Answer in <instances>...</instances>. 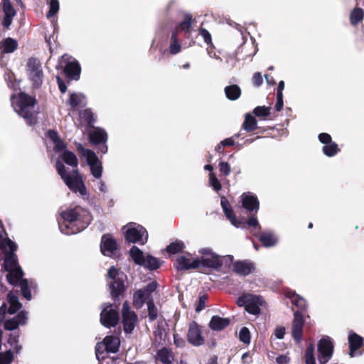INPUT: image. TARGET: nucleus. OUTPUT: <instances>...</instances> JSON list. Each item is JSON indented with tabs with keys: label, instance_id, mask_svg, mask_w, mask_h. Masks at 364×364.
Returning <instances> with one entry per match:
<instances>
[{
	"label": "nucleus",
	"instance_id": "f257e3e1",
	"mask_svg": "<svg viewBox=\"0 0 364 364\" xmlns=\"http://www.w3.org/2000/svg\"><path fill=\"white\" fill-rule=\"evenodd\" d=\"M5 252L4 267L8 272L6 276L9 282L16 284L23 277V271L18 264L16 256L14 252L16 250V245L9 239H4L0 235V249Z\"/></svg>",
	"mask_w": 364,
	"mask_h": 364
},
{
	"label": "nucleus",
	"instance_id": "f03ea898",
	"mask_svg": "<svg viewBox=\"0 0 364 364\" xmlns=\"http://www.w3.org/2000/svg\"><path fill=\"white\" fill-rule=\"evenodd\" d=\"M11 100L16 112L24 118L28 124L33 125L36 122L33 111L35 105L33 98L25 93H19L18 95H12Z\"/></svg>",
	"mask_w": 364,
	"mask_h": 364
},
{
	"label": "nucleus",
	"instance_id": "7ed1b4c3",
	"mask_svg": "<svg viewBox=\"0 0 364 364\" xmlns=\"http://www.w3.org/2000/svg\"><path fill=\"white\" fill-rule=\"evenodd\" d=\"M56 169L68 187L73 192L79 193L81 196L87 194L86 188L83 183L82 176L77 170L70 174H67L65 167L60 161L56 162Z\"/></svg>",
	"mask_w": 364,
	"mask_h": 364
},
{
	"label": "nucleus",
	"instance_id": "20e7f679",
	"mask_svg": "<svg viewBox=\"0 0 364 364\" xmlns=\"http://www.w3.org/2000/svg\"><path fill=\"white\" fill-rule=\"evenodd\" d=\"M129 255L135 264L143 266L149 269H156L161 266V262L158 259L149 254L144 253L136 246H133L131 248Z\"/></svg>",
	"mask_w": 364,
	"mask_h": 364
},
{
	"label": "nucleus",
	"instance_id": "39448f33",
	"mask_svg": "<svg viewBox=\"0 0 364 364\" xmlns=\"http://www.w3.org/2000/svg\"><path fill=\"white\" fill-rule=\"evenodd\" d=\"M62 218L64 220L73 221L80 226L82 225V228H85L92 220L90 213L80 206L68 208L63 211Z\"/></svg>",
	"mask_w": 364,
	"mask_h": 364
},
{
	"label": "nucleus",
	"instance_id": "423d86ee",
	"mask_svg": "<svg viewBox=\"0 0 364 364\" xmlns=\"http://www.w3.org/2000/svg\"><path fill=\"white\" fill-rule=\"evenodd\" d=\"M125 239L132 243L141 242L144 244L148 239V232L141 225L130 223L122 228Z\"/></svg>",
	"mask_w": 364,
	"mask_h": 364
},
{
	"label": "nucleus",
	"instance_id": "0eeeda50",
	"mask_svg": "<svg viewBox=\"0 0 364 364\" xmlns=\"http://www.w3.org/2000/svg\"><path fill=\"white\" fill-rule=\"evenodd\" d=\"M47 136L53 141L56 151H63L60 155L61 159L68 165L77 167L78 164L76 155L68 150H64L65 143L59 138L58 133L54 130H49Z\"/></svg>",
	"mask_w": 364,
	"mask_h": 364
},
{
	"label": "nucleus",
	"instance_id": "6e6552de",
	"mask_svg": "<svg viewBox=\"0 0 364 364\" xmlns=\"http://www.w3.org/2000/svg\"><path fill=\"white\" fill-rule=\"evenodd\" d=\"M237 304L239 306H245V310L253 315L259 314L261 309L266 305L261 296L252 294H245L240 296L237 300Z\"/></svg>",
	"mask_w": 364,
	"mask_h": 364
},
{
	"label": "nucleus",
	"instance_id": "1a4fd4ad",
	"mask_svg": "<svg viewBox=\"0 0 364 364\" xmlns=\"http://www.w3.org/2000/svg\"><path fill=\"white\" fill-rule=\"evenodd\" d=\"M77 150L80 155L85 159L90 168L92 175L96 178H100L102 176L103 168L96 154L90 149L84 148L81 144H78Z\"/></svg>",
	"mask_w": 364,
	"mask_h": 364
},
{
	"label": "nucleus",
	"instance_id": "9d476101",
	"mask_svg": "<svg viewBox=\"0 0 364 364\" xmlns=\"http://www.w3.org/2000/svg\"><path fill=\"white\" fill-rule=\"evenodd\" d=\"M26 70V75L33 86H40L43 78V72L41 62L36 58H30L27 61Z\"/></svg>",
	"mask_w": 364,
	"mask_h": 364
},
{
	"label": "nucleus",
	"instance_id": "9b49d317",
	"mask_svg": "<svg viewBox=\"0 0 364 364\" xmlns=\"http://www.w3.org/2000/svg\"><path fill=\"white\" fill-rule=\"evenodd\" d=\"M200 254V267H206L217 269L222 266L223 257H220L209 248H202L199 250Z\"/></svg>",
	"mask_w": 364,
	"mask_h": 364
},
{
	"label": "nucleus",
	"instance_id": "f8f14e48",
	"mask_svg": "<svg viewBox=\"0 0 364 364\" xmlns=\"http://www.w3.org/2000/svg\"><path fill=\"white\" fill-rule=\"evenodd\" d=\"M108 285L112 298L118 297L124 290L123 280L119 277V270L114 267L107 272Z\"/></svg>",
	"mask_w": 364,
	"mask_h": 364
},
{
	"label": "nucleus",
	"instance_id": "ddd939ff",
	"mask_svg": "<svg viewBox=\"0 0 364 364\" xmlns=\"http://www.w3.org/2000/svg\"><path fill=\"white\" fill-rule=\"evenodd\" d=\"M120 345V341L117 336H107L101 343H97L96 357L97 360L103 359L102 355L105 350L109 353H116L118 351Z\"/></svg>",
	"mask_w": 364,
	"mask_h": 364
},
{
	"label": "nucleus",
	"instance_id": "4468645a",
	"mask_svg": "<svg viewBox=\"0 0 364 364\" xmlns=\"http://www.w3.org/2000/svg\"><path fill=\"white\" fill-rule=\"evenodd\" d=\"M60 63L65 64L64 71L66 76L70 80H77L80 75V66L77 60L73 59L72 56L65 54L62 55Z\"/></svg>",
	"mask_w": 364,
	"mask_h": 364
},
{
	"label": "nucleus",
	"instance_id": "2eb2a0df",
	"mask_svg": "<svg viewBox=\"0 0 364 364\" xmlns=\"http://www.w3.org/2000/svg\"><path fill=\"white\" fill-rule=\"evenodd\" d=\"M318 360L320 364H326L333 355V345L329 337L325 336L318 342Z\"/></svg>",
	"mask_w": 364,
	"mask_h": 364
},
{
	"label": "nucleus",
	"instance_id": "dca6fc26",
	"mask_svg": "<svg viewBox=\"0 0 364 364\" xmlns=\"http://www.w3.org/2000/svg\"><path fill=\"white\" fill-rule=\"evenodd\" d=\"M119 319V314L112 305L103 307L100 314V322L105 327H112L117 324Z\"/></svg>",
	"mask_w": 364,
	"mask_h": 364
},
{
	"label": "nucleus",
	"instance_id": "f3484780",
	"mask_svg": "<svg viewBox=\"0 0 364 364\" xmlns=\"http://www.w3.org/2000/svg\"><path fill=\"white\" fill-rule=\"evenodd\" d=\"M122 318L124 332L126 333H132L137 323L138 318L136 314L130 310L127 302L123 304Z\"/></svg>",
	"mask_w": 364,
	"mask_h": 364
},
{
	"label": "nucleus",
	"instance_id": "a211bd4d",
	"mask_svg": "<svg viewBox=\"0 0 364 364\" xmlns=\"http://www.w3.org/2000/svg\"><path fill=\"white\" fill-rule=\"evenodd\" d=\"M157 287L156 282L149 283L144 289L137 290L133 296V304L140 309L143 306L146 300H147L151 292L155 291Z\"/></svg>",
	"mask_w": 364,
	"mask_h": 364
},
{
	"label": "nucleus",
	"instance_id": "6ab92c4d",
	"mask_svg": "<svg viewBox=\"0 0 364 364\" xmlns=\"http://www.w3.org/2000/svg\"><path fill=\"white\" fill-rule=\"evenodd\" d=\"M176 267L178 270H188L200 267L199 257H195L189 253L178 257Z\"/></svg>",
	"mask_w": 364,
	"mask_h": 364
},
{
	"label": "nucleus",
	"instance_id": "aec40b11",
	"mask_svg": "<svg viewBox=\"0 0 364 364\" xmlns=\"http://www.w3.org/2000/svg\"><path fill=\"white\" fill-rule=\"evenodd\" d=\"M318 139L323 144V152L327 156L331 157L339 151L338 144L332 141L331 136L327 133H321L318 135Z\"/></svg>",
	"mask_w": 364,
	"mask_h": 364
},
{
	"label": "nucleus",
	"instance_id": "412c9836",
	"mask_svg": "<svg viewBox=\"0 0 364 364\" xmlns=\"http://www.w3.org/2000/svg\"><path fill=\"white\" fill-rule=\"evenodd\" d=\"M117 249V242L110 235L102 236L100 250L104 255L110 257L115 253Z\"/></svg>",
	"mask_w": 364,
	"mask_h": 364
},
{
	"label": "nucleus",
	"instance_id": "4be33fe9",
	"mask_svg": "<svg viewBox=\"0 0 364 364\" xmlns=\"http://www.w3.org/2000/svg\"><path fill=\"white\" fill-rule=\"evenodd\" d=\"M187 338L188 342L195 346H199L203 344L204 338L202 336L200 329L196 323L193 322L190 324Z\"/></svg>",
	"mask_w": 364,
	"mask_h": 364
},
{
	"label": "nucleus",
	"instance_id": "5701e85b",
	"mask_svg": "<svg viewBox=\"0 0 364 364\" xmlns=\"http://www.w3.org/2000/svg\"><path fill=\"white\" fill-rule=\"evenodd\" d=\"M304 326L303 316L299 312L294 314V318L292 323V336L294 338L299 342L301 340Z\"/></svg>",
	"mask_w": 364,
	"mask_h": 364
},
{
	"label": "nucleus",
	"instance_id": "b1692460",
	"mask_svg": "<svg viewBox=\"0 0 364 364\" xmlns=\"http://www.w3.org/2000/svg\"><path fill=\"white\" fill-rule=\"evenodd\" d=\"M242 206L247 210H256L259 209V201L257 197L252 193L247 192L240 196Z\"/></svg>",
	"mask_w": 364,
	"mask_h": 364
},
{
	"label": "nucleus",
	"instance_id": "393cba45",
	"mask_svg": "<svg viewBox=\"0 0 364 364\" xmlns=\"http://www.w3.org/2000/svg\"><path fill=\"white\" fill-rule=\"evenodd\" d=\"M233 271L238 274L246 276L255 269L254 264L250 261H237L233 264Z\"/></svg>",
	"mask_w": 364,
	"mask_h": 364
},
{
	"label": "nucleus",
	"instance_id": "a878e982",
	"mask_svg": "<svg viewBox=\"0 0 364 364\" xmlns=\"http://www.w3.org/2000/svg\"><path fill=\"white\" fill-rule=\"evenodd\" d=\"M220 202H221V206H222L223 210L225 214V216L229 220L230 223L236 228L240 227V225H241V222L239 221L236 218V217L233 213V210L232 209V207L230 205L227 198H225V197H222Z\"/></svg>",
	"mask_w": 364,
	"mask_h": 364
},
{
	"label": "nucleus",
	"instance_id": "bb28decb",
	"mask_svg": "<svg viewBox=\"0 0 364 364\" xmlns=\"http://www.w3.org/2000/svg\"><path fill=\"white\" fill-rule=\"evenodd\" d=\"M59 228L60 231L65 235L75 234L84 229L82 228V225L80 226L73 221H68V220L64 219L60 222Z\"/></svg>",
	"mask_w": 364,
	"mask_h": 364
},
{
	"label": "nucleus",
	"instance_id": "cd10ccee",
	"mask_svg": "<svg viewBox=\"0 0 364 364\" xmlns=\"http://www.w3.org/2000/svg\"><path fill=\"white\" fill-rule=\"evenodd\" d=\"M3 11L4 13L3 24L6 28H8L11 24L13 18L16 16V11L9 0H3Z\"/></svg>",
	"mask_w": 364,
	"mask_h": 364
},
{
	"label": "nucleus",
	"instance_id": "c85d7f7f",
	"mask_svg": "<svg viewBox=\"0 0 364 364\" xmlns=\"http://www.w3.org/2000/svg\"><path fill=\"white\" fill-rule=\"evenodd\" d=\"M259 240L266 247L275 246L279 241L278 235L272 231H265L261 233Z\"/></svg>",
	"mask_w": 364,
	"mask_h": 364
},
{
	"label": "nucleus",
	"instance_id": "c756f323",
	"mask_svg": "<svg viewBox=\"0 0 364 364\" xmlns=\"http://www.w3.org/2000/svg\"><path fill=\"white\" fill-rule=\"evenodd\" d=\"M230 321L228 318L213 316L210 321L209 326L213 331H221L229 326Z\"/></svg>",
	"mask_w": 364,
	"mask_h": 364
},
{
	"label": "nucleus",
	"instance_id": "7c9ffc66",
	"mask_svg": "<svg viewBox=\"0 0 364 364\" xmlns=\"http://www.w3.org/2000/svg\"><path fill=\"white\" fill-rule=\"evenodd\" d=\"M348 342L350 345V355L353 357L356 355L355 351L363 344V338L355 333H350L348 336Z\"/></svg>",
	"mask_w": 364,
	"mask_h": 364
},
{
	"label": "nucleus",
	"instance_id": "2f4dec72",
	"mask_svg": "<svg viewBox=\"0 0 364 364\" xmlns=\"http://www.w3.org/2000/svg\"><path fill=\"white\" fill-rule=\"evenodd\" d=\"M89 136L91 143L95 144L105 143L107 139V133L100 128H95L93 131L90 132Z\"/></svg>",
	"mask_w": 364,
	"mask_h": 364
},
{
	"label": "nucleus",
	"instance_id": "473e14b6",
	"mask_svg": "<svg viewBox=\"0 0 364 364\" xmlns=\"http://www.w3.org/2000/svg\"><path fill=\"white\" fill-rule=\"evenodd\" d=\"M68 103L73 109H77L85 104V96L82 93L73 92L70 94Z\"/></svg>",
	"mask_w": 364,
	"mask_h": 364
},
{
	"label": "nucleus",
	"instance_id": "72a5a7b5",
	"mask_svg": "<svg viewBox=\"0 0 364 364\" xmlns=\"http://www.w3.org/2000/svg\"><path fill=\"white\" fill-rule=\"evenodd\" d=\"M17 46L16 40L8 38L0 44V50L4 53H12L17 48Z\"/></svg>",
	"mask_w": 364,
	"mask_h": 364
},
{
	"label": "nucleus",
	"instance_id": "f704fd0d",
	"mask_svg": "<svg viewBox=\"0 0 364 364\" xmlns=\"http://www.w3.org/2000/svg\"><path fill=\"white\" fill-rule=\"evenodd\" d=\"M287 296L291 300L292 304L295 305L300 309H305L306 307V300L296 294L295 292H288Z\"/></svg>",
	"mask_w": 364,
	"mask_h": 364
},
{
	"label": "nucleus",
	"instance_id": "c9c22d12",
	"mask_svg": "<svg viewBox=\"0 0 364 364\" xmlns=\"http://www.w3.org/2000/svg\"><path fill=\"white\" fill-rule=\"evenodd\" d=\"M7 298L10 305L8 309V312L10 314H14L18 309H20V308L21 307V304L19 303L17 296H16L13 293H9L7 296Z\"/></svg>",
	"mask_w": 364,
	"mask_h": 364
},
{
	"label": "nucleus",
	"instance_id": "e433bc0d",
	"mask_svg": "<svg viewBox=\"0 0 364 364\" xmlns=\"http://www.w3.org/2000/svg\"><path fill=\"white\" fill-rule=\"evenodd\" d=\"M315 348L313 342L307 346L304 353L305 364H316Z\"/></svg>",
	"mask_w": 364,
	"mask_h": 364
},
{
	"label": "nucleus",
	"instance_id": "4c0bfd02",
	"mask_svg": "<svg viewBox=\"0 0 364 364\" xmlns=\"http://www.w3.org/2000/svg\"><path fill=\"white\" fill-rule=\"evenodd\" d=\"M157 359L164 364H171L173 360V357L168 350L163 348L158 351Z\"/></svg>",
	"mask_w": 364,
	"mask_h": 364
},
{
	"label": "nucleus",
	"instance_id": "58836bf2",
	"mask_svg": "<svg viewBox=\"0 0 364 364\" xmlns=\"http://www.w3.org/2000/svg\"><path fill=\"white\" fill-rule=\"evenodd\" d=\"M364 18V11L360 8L354 9L350 15V23L353 25H357L361 22Z\"/></svg>",
	"mask_w": 364,
	"mask_h": 364
},
{
	"label": "nucleus",
	"instance_id": "ea45409f",
	"mask_svg": "<svg viewBox=\"0 0 364 364\" xmlns=\"http://www.w3.org/2000/svg\"><path fill=\"white\" fill-rule=\"evenodd\" d=\"M225 92L227 97L231 100L237 99L241 94L240 89L237 85H230L226 87Z\"/></svg>",
	"mask_w": 364,
	"mask_h": 364
},
{
	"label": "nucleus",
	"instance_id": "a19ab883",
	"mask_svg": "<svg viewBox=\"0 0 364 364\" xmlns=\"http://www.w3.org/2000/svg\"><path fill=\"white\" fill-rule=\"evenodd\" d=\"M257 127V120L250 114H246L245 122L243 123V128L246 131H252Z\"/></svg>",
	"mask_w": 364,
	"mask_h": 364
},
{
	"label": "nucleus",
	"instance_id": "79ce46f5",
	"mask_svg": "<svg viewBox=\"0 0 364 364\" xmlns=\"http://www.w3.org/2000/svg\"><path fill=\"white\" fill-rule=\"evenodd\" d=\"M185 245L181 241H176L167 246L166 250L169 254L174 255L182 251Z\"/></svg>",
	"mask_w": 364,
	"mask_h": 364
},
{
	"label": "nucleus",
	"instance_id": "37998d69",
	"mask_svg": "<svg viewBox=\"0 0 364 364\" xmlns=\"http://www.w3.org/2000/svg\"><path fill=\"white\" fill-rule=\"evenodd\" d=\"M271 107L258 106L253 110V113L259 117H267L270 114Z\"/></svg>",
	"mask_w": 364,
	"mask_h": 364
},
{
	"label": "nucleus",
	"instance_id": "c03bdc74",
	"mask_svg": "<svg viewBox=\"0 0 364 364\" xmlns=\"http://www.w3.org/2000/svg\"><path fill=\"white\" fill-rule=\"evenodd\" d=\"M208 183L209 185L217 192L222 188L220 182L217 178L215 173L213 172L209 173Z\"/></svg>",
	"mask_w": 364,
	"mask_h": 364
},
{
	"label": "nucleus",
	"instance_id": "a18cd8bd",
	"mask_svg": "<svg viewBox=\"0 0 364 364\" xmlns=\"http://www.w3.org/2000/svg\"><path fill=\"white\" fill-rule=\"evenodd\" d=\"M18 336L16 333H11L8 339V343L11 346V349L16 353L21 350V346L18 344Z\"/></svg>",
	"mask_w": 364,
	"mask_h": 364
},
{
	"label": "nucleus",
	"instance_id": "49530a36",
	"mask_svg": "<svg viewBox=\"0 0 364 364\" xmlns=\"http://www.w3.org/2000/svg\"><path fill=\"white\" fill-rule=\"evenodd\" d=\"M59 11V2L58 0H50L49 2V11L47 17L50 18L55 15Z\"/></svg>",
	"mask_w": 364,
	"mask_h": 364
},
{
	"label": "nucleus",
	"instance_id": "de8ad7c7",
	"mask_svg": "<svg viewBox=\"0 0 364 364\" xmlns=\"http://www.w3.org/2000/svg\"><path fill=\"white\" fill-rule=\"evenodd\" d=\"M14 356L11 350L0 353V364H11Z\"/></svg>",
	"mask_w": 364,
	"mask_h": 364
},
{
	"label": "nucleus",
	"instance_id": "09e8293b",
	"mask_svg": "<svg viewBox=\"0 0 364 364\" xmlns=\"http://www.w3.org/2000/svg\"><path fill=\"white\" fill-rule=\"evenodd\" d=\"M239 338L244 343H249L251 338L249 329L246 327L242 328L239 333Z\"/></svg>",
	"mask_w": 364,
	"mask_h": 364
},
{
	"label": "nucleus",
	"instance_id": "8fccbe9b",
	"mask_svg": "<svg viewBox=\"0 0 364 364\" xmlns=\"http://www.w3.org/2000/svg\"><path fill=\"white\" fill-rule=\"evenodd\" d=\"M20 287L23 296L28 300H30L31 299V294L28 290V282L26 279L21 280Z\"/></svg>",
	"mask_w": 364,
	"mask_h": 364
},
{
	"label": "nucleus",
	"instance_id": "3c124183",
	"mask_svg": "<svg viewBox=\"0 0 364 364\" xmlns=\"http://www.w3.org/2000/svg\"><path fill=\"white\" fill-rule=\"evenodd\" d=\"M172 43L170 46V52L172 54H176L181 50V46L176 41V32H173L172 34Z\"/></svg>",
	"mask_w": 364,
	"mask_h": 364
},
{
	"label": "nucleus",
	"instance_id": "603ef678",
	"mask_svg": "<svg viewBox=\"0 0 364 364\" xmlns=\"http://www.w3.org/2000/svg\"><path fill=\"white\" fill-rule=\"evenodd\" d=\"M191 26V16L185 15L183 20L181 22L179 27L181 30L188 31Z\"/></svg>",
	"mask_w": 364,
	"mask_h": 364
},
{
	"label": "nucleus",
	"instance_id": "864d4df0",
	"mask_svg": "<svg viewBox=\"0 0 364 364\" xmlns=\"http://www.w3.org/2000/svg\"><path fill=\"white\" fill-rule=\"evenodd\" d=\"M218 168L221 173L227 176L230 173L231 167L228 162L220 161L218 164Z\"/></svg>",
	"mask_w": 364,
	"mask_h": 364
},
{
	"label": "nucleus",
	"instance_id": "5fc2aeb1",
	"mask_svg": "<svg viewBox=\"0 0 364 364\" xmlns=\"http://www.w3.org/2000/svg\"><path fill=\"white\" fill-rule=\"evenodd\" d=\"M148 306V311H149V316L151 321L154 320L157 317L158 311L157 309L154 306V303L152 301H149L147 304Z\"/></svg>",
	"mask_w": 364,
	"mask_h": 364
},
{
	"label": "nucleus",
	"instance_id": "6e6d98bb",
	"mask_svg": "<svg viewBox=\"0 0 364 364\" xmlns=\"http://www.w3.org/2000/svg\"><path fill=\"white\" fill-rule=\"evenodd\" d=\"M291 358L289 353L277 355L275 357V362L277 364H289Z\"/></svg>",
	"mask_w": 364,
	"mask_h": 364
},
{
	"label": "nucleus",
	"instance_id": "4d7b16f0",
	"mask_svg": "<svg viewBox=\"0 0 364 364\" xmlns=\"http://www.w3.org/2000/svg\"><path fill=\"white\" fill-rule=\"evenodd\" d=\"M19 325L16 318H11L5 321L4 328L8 331H12L17 328Z\"/></svg>",
	"mask_w": 364,
	"mask_h": 364
},
{
	"label": "nucleus",
	"instance_id": "13d9d810",
	"mask_svg": "<svg viewBox=\"0 0 364 364\" xmlns=\"http://www.w3.org/2000/svg\"><path fill=\"white\" fill-rule=\"evenodd\" d=\"M200 34L203 38V39L206 43H208V44L211 43V41H212L211 36L207 30H205L204 28H201L200 30Z\"/></svg>",
	"mask_w": 364,
	"mask_h": 364
},
{
	"label": "nucleus",
	"instance_id": "bf43d9fd",
	"mask_svg": "<svg viewBox=\"0 0 364 364\" xmlns=\"http://www.w3.org/2000/svg\"><path fill=\"white\" fill-rule=\"evenodd\" d=\"M16 320L19 323L20 325H23L26 323L27 321V314L24 311H21L17 315Z\"/></svg>",
	"mask_w": 364,
	"mask_h": 364
},
{
	"label": "nucleus",
	"instance_id": "052dcab7",
	"mask_svg": "<svg viewBox=\"0 0 364 364\" xmlns=\"http://www.w3.org/2000/svg\"><path fill=\"white\" fill-rule=\"evenodd\" d=\"M247 224L249 226H252L253 228H255L257 229L260 228V226L259 225L257 219L254 216L250 217L248 218V220H247Z\"/></svg>",
	"mask_w": 364,
	"mask_h": 364
},
{
	"label": "nucleus",
	"instance_id": "680f3d73",
	"mask_svg": "<svg viewBox=\"0 0 364 364\" xmlns=\"http://www.w3.org/2000/svg\"><path fill=\"white\" fill-rule=\"evenodd\" d=\"M274 336L278 339H282L285 335V328L283 327H277L274 333Z\"/></svg>",
	"mask_w": 364,
	"mask_h": 364
},
{
	"label": "nucleus",
	"instance_id": "e2e57ef3",
	"mask_svg": "<svg viewBox=\"0 0 364 364\" xmlns=\"http://www.w3.org/2000/svg\"><path fill=\"white\" fill-rule=\"evenodd\" d=\"M252 81L255 86L261 85L263 81L261 74L259 73H256L253 75Z\"/></svg>",
	"mask_w": 364,
	"mask_h": 364
},
{
	"label": "nucleus",
	"instance_id": "0e129e2a",
	"mask_svg": "<svg viewBox=\"0 0 364 364\" xmlns=\"http://www.w3.org/2000/svg\"><path fill=\"white\" fill-rule=\"evenodd\" d=\"M283 95H277V100L275 105L276 109L280 111L283 107Z\"/></svg>",
	"mask_w": 364,
	"mask_h": 364
},
{
	"label": "nucleus",
	"instance_id": "69168bd1",
	"mask_svg": "<svg viewBox=\"0 0 364 364\" xmlns=\"http://www.w3.org/2000/svg\"><path fill=\"white\" fill-rule=\"evenodd\" d=\"M82 117L85 118L88 123H91L92 119V112L89 109H85L82 114Z\"/></svg>",
	"mask_w": 364,
	"mask_h": 364
},
{
	"label": "nucleus",
	"instance_id": "338daca9",
	"mask_svg": "<svg viewBox=\"0 0 364 364\" xmlns=\"http://www.w3.org/2000/svg\"><path fill=\"white\" fill-rule=\"evenodd\" d=\"M97 188L100 192L102 193H105L107 191V187L105 182L102 181H100L97 183Z\"/></svg>",
	"mask_w": 364,
	"mask_h": 364
},
{
	"label": "nucleus",
	"instance_id": "774afa93",
	"mask_svg": "<svg viewBox=\"0 0 364 364\" xmlns=\"http://www.w3.org/2000/svg\"><path fill=\"white\" fill-rule=\"evenodd\" d=\"M205 297L204 296H201L200 297V299H199V301H198V306H196V311H200L205 306Z\"/></svg>",
	"mask_w": 364,
	"mask_h": 364
}]
</instances>
